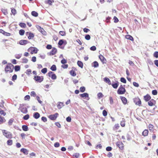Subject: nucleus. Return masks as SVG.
I'll return each mask as SVG.
<instances>
[{
	"label": "nucleus",
	"mask_w": 158,
	"mask_h": 158,
	"mask_svg": "<svg viewBox=\"0 0 158 158\" xmlns=\"http://www.w3.org/2000/svg\"><path fill=\"white\" fill-rule=\"evenodd\" d=\"M14 69V65L11 63H8L5 68L4 70L6 73H10L13 72Z\"/></svg>",
	"instance_id": "f257e3e1"
},
{
	"label": "nucleus",
	"mask_w": 158,
	"mask_h": 158,
	"mask_svg": "<svg viewBox=\"0 0 158 158\" xmlns=\"http://www.w3.org/2000/svg\"><path fill=\"white\" fill-rule=\"evenodd\" d=\"M2 131L3 135L6 138L8 139H11L12 138V134L10 132L7 131L5 130H2Z\"/></svg>",
	"instance_id": "f03ea898"
},
{
	"label": "nucleus",
	"mask_w": 158,
	"mask_h": 158,
	"mask_svg": "<svg viewBox=\"0 0 158 158\" xmlns=\"http://www.w3.org/2000/svg\"><path fill=\"white\" fill-rule=\"evenodd\" d=\"M126 92V89L122 85H121L117 90V93L118 94H123Z\"/></svg>",
	"instance_id": "7ed1b4c3"
},
{
	"label": "nucleus",
	"mask_w": 158,
	"mask_h": 158,
	"mask_svg": "<svg viewBox=\"0 0 158 158\" xmlns=\"http://www.w3.org/2000/svg\"><path fill=\"white\" fill-rule=\"evenodd\" d=\"M34 79L37 82L40 83L43 81L44 77L42 76H34Z\"/></svg>",
	"instance_id": "20e7f679"
},
{
	"label": "nucleus",
	"mask_w": 158,
	"mask_h": 158,
	"mask_svg": "<svg viewBox=\"0 0 158 158\" xmlns=\"http://www.w3.org/2000/svg\"><path fill=\"white\" fill-rule=\"evenodd\" d=\"M134 102L136 105L140 106L141 105V102L140 98L138 97L135 98L134 99Z\"/></svg>",
	"instance_id": "39448f33"
},
{
	"label": "nucleus",
	"mask_w": 158,
	"mask_h": 158,
	"mask_svg": "<svg viewBox=\"0 0 158 158\" xmlns=\"http://www.w3.org/2000/svg\"><path fill=\"white\" fill-rule=\"evenodd\" d=\"M19 109L20 111L24 114H26L28 112L27 108L23 104L20 105Z\"/></svg>",
	"instance_id": "423d86ee"
},
{
	"label": "nucleus",
	"mask_w": 158,
	"mask_h": 158,
	"mask_svg": "<svg viewBox=\"0 0 158 158\" xmlns=\"http://www.w3.org/2000/svg\"><path fill=\"white\" fill-rule=\"evenodd\" d=\"M116 145L121 150L124 149V144L121 141H118L116 143Z\"/></svg>",
	"instance_id": "0eeeda50"
},
{
	"label": "nucleus",
	"mask_w": 158,
	"mask_h": 158,
	"mask_svg": "<svg viewBox=\"0 0 158 158\" xmlns=\"http://www.w3.org/2000/svg\"><path fill=\"white\" fill-rule=\"evenodd\" d=\"M58 115L59 114L57 113H56L54 114L49 115L48 117L51 120H55L56 119Z\"/></svg>",
	"instance_id": "6e6552de"
},
{
	"label": "nucleus",
	"mask_w": 158,
	"mask_h": 158,
	"mask_svg": "<svg viewBox=\"0 0 158 158\" xmlns=\"http://www.w3.org/2000/svg\"><path fill=\"white\" fill-rule=\"evenodd\" d=\"M48 75L52 80H55L57 78V76L52 71H49L48 73Z\"/></svg>",
	"instance_id": "1a4fd4ad"
},
{
	"label": "nucleus",
	"mask_w": 158,
	"mask_h": 158,
	"mask_svg": "<svg viewBox=\"0 0 158 158\" xmlns=\"http://www.w3.org/2000/svg\"><path fill=\"white\" fill-rule=\"evenodd\" d=\"M26 35L28 36V38L29 40L33 39L35 36L34 34L31 32H27L26 33Z\"/></svg>",
	"instance_id": "9d476101"
},
{
	"label": "nucleus",
	"mask_w": 158,
	"mask_h": 158,
	"mask_svg": "<svg viewBox=\"0 0 158 158\" xmlns=\"http://www.w3.org/2000/svg\"><path fill=\"white\" fill-rule=\"evenodd\" d=\"M156 103V101L153 99H152L148 102V105L150 106H152L155 105Z\"/></svg>",
	"instance_id": "9b49d317"
},
{
	"label": "nucleus",
	"mask_w": 158,
	"mask_h": 158,
	"mask_svg": "<svg viewBox=\"0 0 158 158\" xmlns=\"http://www.w3.org/2000/svg\"><path fill=\"white\" fill-rule=\"evenodd\" d=\"M99 58L103 64H105L106 63V60L103 56L102 55H100L99 56Z\"/></svg>",
	"instance_id": "f8f14e48"
},
{
	"label": "nucleus",
	"mask_w": 158,
	"mask_h": 158,
	"mask_svg": "<svg viewBox=\"0 0 158 158\" xmlns=\"http://www.w3.org/2000/svg\"><path fill=\"white\" fill-rule=\"evenodd\" d=\"M57 51V50L56 48H52L51 51L48 53V55L49 56L53 55L55 54Z\"/></svg>",
	"instance_id": "ddd939ff"
},
{
	"label": "nucleus",
	"mask_w": 158,
	"mask_h": 158,
	"mask_svg": "<svg viewBox=\"0 0 158 158\" xmlns=\"http://www.w3.org/2000/svg\"><path fill=\"white\" fill-rule=\"evenodd\" d=\"M151 97L150 95L147 94L143 96V99L146 102H148L151 100Z\"/></svg>",
	"instance_id": "4468645a"
},
{
	"label": "nucleus",
	"mask_w": 158,
	"mask_h": 158,
	"mask_svg": "<svg viewBox=\"0 0 158 158\" xmlns=\"http://www.w3.org/2000/svg\"><path fill=\"white\" fill-rule=\"evenodd\" d=\"M38 29L42 34L44 35H45L46 34V32L40 26H38L37 27Z\"/></svg>",
	"instance_id": "2eb2a0df"
},
{
	"label": "nucleus",
	"mask_w": 158,
	"mask_h": 158,
	"mask_svg": "<svg viewBox=\"0 0 158 158\" xmlns=\"http://www.w3.org/2000/svg\"><path fill=\"white\" fill-rule=\"evenodd\" d=\"M29 43L30 42L28 40H20L19 42V44L21 45H25Z\"/></svg>",
	"instance_id": "dca6fc26"
},
{
	"label": "nucleus",
	"mask_w": 158,
	"mask_h": 158,
	"mask_svg": "<svg viewBox=\"0 0 158 158\" xmlns=\"http://www.w3.org/2000/svg\"><path fill=\"white\" fill-rule=\"evenodd\" d=\"M148 132H149V131H148V130L145 129L142 132V135L143 136H144V137L148 135Z\"/></svg>",
	"instance_id": "f3484780"
},
{
	"label": "nucleus",
	"mask_w": 158,
	"mask_h": 158,
	"mask_svg": "<svg viewBox=\"0 0 158 158\" xmlns=\"http://www.w3.org/2000/svg\"><path fill=\"white\" fill-rule=\"evenodd\" d=\"M64 106L63 103L61 102H59L58 103L57 106L58 109H60Z\"/></svg>",
	"instance_id": "a211bd4d"
},
{
	"label": "nucleus",
	"mask_w": 158,
	"mask_h": 158,
	"mask_svg": "<svg viewBox=\"0 0 158 158\" xmlns=\"http://www.w3.org/2000/svg\"><path fill=\"white\" fill-rule=\"evenodd\" d=\"M120 98L124 104H126L127 102V100L126 98L124 97H121Z\"/></svg>",
	"instance_id": "6ab92c4d"
},
{
	"label": "nucleus",
	"mask_w": 158,
	"mask_h": 158,
	"mask_svg": "<svg viewBox=\"0 0 158 158\" xmlns=\"http://www.w3.org/2000/svg\"><path fill=\"white\" fill-rule=\"evenodd\" d=\"M111 85L113 88L114 89H117L119 83L118 81H117L116 83H113Z\"/></svg>",
	"instance_id": "aec40b11"
},
{
	"label": "nucleus",
	"mask_w": 158,
	"mask_h": 158,
	"mask_svg": "<svg viewBox=\"0 0 158 158\" xmlns=\"http://www.w3.org/2000/svg\"><path fill=\"white\" fill-rule=\"evenodd\" d=\"M104 81L108 83L109 85L111 84V82L109 78L107 77H105L104 78Z\"/></svg>",
	"instance_id": "412c9836"
},
{
	"label": "nucleus",
	"mask_w": 158,
	"mask_h": 158,
	"mask_svg": "<svg viewBox=\"0 0 158 158\" xmlns=\"http://www.w3.org/2000/svg\"><path fill=\"white\" fill-rule=\"evenodd\" d=\"M33 116L35 119H38L40 117V114L38 112H35L33 114Z\"/></svg>",
	"instance_id": "4be33fe9"
},
{
	"label": "nucleus",
	"mask_w": 158,
	"mask_h": 158,
	"mask_svg": "<svg viewBox=\"0 0 158 158\" xmlns=\"http://www.w3.org/2000/svg\"><path fill=\"white\" fill-rule=\"evenodd\" d=\"M120 127V126L118 124H116L115 125L114 127H113V130L116 131L118 130Z\"/></svg>",
	"instance_id": "5701e85b"
},
{
	"label": "nucleus",
	"mask_w": 158,
	"mask_h": 158,
	"mask_svg": "<svg viewBox=\"0 0 158 158\" xmlns=\"http://www.w3.org/2000/svg\"><path fill=\"white\" fill-rule=\"evenodd\" d=\"M126 39L132 41H134V39L133 37L130 35H126L125 36Z\"/></svg>",
	"instance_id": "b1692460"
},
{
	"label": "nucleus",
	"mask_w": 158,
	"mask_h": 158,
	"mask_svg": "<svg viewBox=\"0 0 158 158\" xmlns=\"http://www.w3.org/2000/svg\"><path fill=\"white\" fill-rule=\"evenodd\" d=\"M20 151L25 154L27 155L28 154V151L26 149L22 148L21 149Z\"/></svg>",
	"instance_id": "393cba45"
},
{
	"label": "nucleus",
	"mask_w": 158,
	"mask_h": 158,
	"mask_svg": "<svg viewBox=\"0 0 158 158\" xmlns=\"http://www.w3.org/2000/svg\"><path fill=\"white\" fill-rule=\"evenodd\" d=\"M54 2V0H47L45 1V3L50 5H52V3Z\"/></svg>",
	"instance_id": "a878e982"
},
{
	"label": "nucleus",
	"mask_w": 158,
	"mask_h": 158,
	"mask_svg": "<svg viewBox=\"0 0 158 158\" xmlns=\"http://www.w3.org/2000/svg\"><path fill=\"white\" fill-rule=\"evenodd\" d=\"M80 96L83 98H88L89 97V95L87 93H84L83 94H82L80 95Z\"/></svg>",
	"instance_id": "bb28decb"
},
{
	"label": "nucleus",
	"mask_w": 158,
	"mask_h": 158,
	"mask_svg": "<svg viewBox=\"0 0 158 158\" xmlns=\"http://www.w3.org/2000/svg\"><path fill=\"white\" fill-rule=\"evenodd\" d=\"M154 126L151 124H150L148 125V128L150 131H153L154 129Z\"/></svg>",
	"instance_id": "cd10ccee"
},
{
	"label": "nucleus",
	"mask_w": 158,
	"mask_h": 158,
	"mask_svg": "<svg viewBox=\"0 0 158 158\" xmlns=\"http://www.w3.org/2000/svg\"><path fill=\"white\" fill-rule=\"evenodd\" d=\"M70 75L73 77H75L76 75V73L75 71L73 70H71L70 71Z\"/></svg>",
	"instance_id": "c85d7f7f"
},
{
	"label": "nucleus",
	"mask_w": 158,
	"mask_h": 158,
	"mask_svg": "<svg viewBox=\"0 0 158 158\" xmlns=\"http://www.w3.org/2000/svg\"><path fill=\"white\" fill-rule=\"evenodd\" d=\"M22 128L23 130L24 131H27L28 130V128L27 126L25 125H23L22 127Z\"/></svg>",
	"instance_id": "c756f323"
},
{
	"label": "nucleus",
	"mask_w": 158,
	"mask_h": 158,
	"mask_svg": "<svg viewBox=\"0 0 158 158\" xmlns=\"http://www.w3.org/2000/svg\"><path fill=\"white\" fill-rule=\"evenodd\" d=\"M77 64L81 68H83V64L81 61L79 60L78 61Z\"/></svg>",
	"instance_id": "7c9ffc66"
},
{
	"label": "nucleus",
	"mask_w": 158,
	"mask_h": 158,
	"mask_svg": "<svg viewBox=\"0 0 158 158\" xmlns=\"http://www.w3.org/2000/svg\"><path fill=\"white\" fill-rule=\"evenodd\" d=\"M93 66L94 68L98 67L99 66L98 63L96 61L94 62H93Z\"/></svg>",
	"instance_id": "2f4dec72"
},
{
	"label": "nucleus",
	"mask_w": 158,
	"mask_h": 158,
	"mask_svg": "<svg viewBox=\"0 0 158 158\" xmlns=\"http://www.w3.org/2000/svg\"><path fill=\"white\" fill-rule=\"evenodd\" d=\"M20 66L19 65H16L15 67V72H17L20 70Z\"/></svg>",
	"instance_id": "473e14b6"
},
{
	"label": "nucleus",
	"mask_w": 158,
	"mask_h": 158,
	"mask_svg": "<svg viewBox=\"0 0 158 158\" xmlns=\"http://www.w3.org/2000/svg\"><path fill=\"white\" fill-rule=\"evenodd\" d=\"M50 69L53 71H55L56 70V65L53 64L51 67Z\"/></svg>",
	"instance_id": "72a5a7b5"
},
{
	"label": "nucleus",
	"mask_w": 158,
	"mask_h": 158,
	"mask_svg": "<svg viewBox=\"0 0 158 158\" xmlns=\"http://www.w3.org/2000/svg\"><path fill=\"white\" fill-rule=\"evenodd\" d=\"M32 15L35 17H37L38 16V13L35 11H32L31 13Z\"/></svg>",
	"instance_id": "f704fd0d"
},
{
	"label": "nucleus",
	"mask_w": 158,
	"mask_h": 158,
	"mask_svg": "<svg viewBox=\"0 0 158 158\" xmlns=\"http://www.w3.org/2000/svg\"><path fill=\"white\" fill-rule=\"evenodd\" d=\"M7 143L8 145L11 146L13 144V141L11 139H9L7 140Z\"/></svg>",
	"instance_id": "c9c22d12"
},
{
	"label": "nucleus",
	"mask_w": 158,
	"mask_h": 158,
	"mask_svg": "<svg viewBox=\"0 0 158 158\" xmlns=\"http://www.w3.org/2000/svg\"><path fill=\"white\" fill-rule=\"evenodd\" d=\"M38 50L37 48H33V49L31 51V53L32 54L33 53H36L37 52Z\"/></svg>",
	"instance_id": "e433bc0d"
},
{
	"label": "nucleus",
	"mask_w": 158,
	"mask_h": 158,
	"mask_svg": "<svg viewBox=\"0 0 158 158\" xmlns=\"http://www.w3.org/2000/svg\"><path fill=\"white\" fill-rule=\"evenodd\" d=\"M98 97L99 98H100L103 97V95L102 93L100 92L97 94Z\"/></svg>",
	"instance_id": "4c0bfd02"
},
{
	"label": "nucleus",
	"mask_w": 158,
	"mask_h": 158,
	"mask_svg": "<svg viewBox=\"0 0 158 158\" xmlns=\"http://www.w3.org/2000/svg\"><path fill=\"white\" fill-rule=\"evenodd\" d=\"M59 34L62 36H64L65 35L66 33L65 31H60L59 32Z\"/></svg>",
	"instance_id": "58836bf2"
},
{
	"label": "nucleus",
	"mask_w": 158,
	"mask_h": 158,
	"mask_svg": "<svg viewBox=\"0 0 158 158\" xmlns=\"http://www.w3.org/2000/svg\"><path fill=\"white\" fill-rule=\"evenodd\" d=\"M29 118V115L28 114H27L25 115L23 118V119L25 120H27Z\"/></svg>",
	"instance_id": "ea45409f"
},
{
	"label": "nucleus",
	"mask_w": 158,
	"mask_h": 158,
	"mask_svg": "<svg viewBox=\"0 0 158 158\" xmlns=\"http://www.w3.org/2000/svg\"><path fill=\"white\" fill-rule=\"evenodd\" d=\"M20 27L22 28H25L26 27V24L24 23H21L19 24Z\"/></svg>",
	"instance_id": "a19ab883"
},
{
	"label": "nucleus",
	"mask_w": 158,
	"mask_h": 158,
	"mask_svg": "<svg viewBox=\"0 0 158 158\" xmlns=\"http://www.w3.org/2000/svg\"><path fill=\"white\" fill-rule=\"evenodd\" d=\"M19 34L21 35H23L25 33V31L23 30H20L19 31Z\"/></svg>",
	"instance_id": "79ce46f5"
},
{
	"label": "nucleus",
	"mask_w": 158,
	"mask_h": 158,
	"mask_svg": "<svg viewBox=\"0 0 158 158\" xmlns=\"http://www.w3.org/2000/svg\"><path fill=\"white\" fill-rule=\"evenodd\" d=\"M47 71V68H44L42 69L41 72L42 73L44 74L46 73Z\"/></svg>",
	"instance_id": "37998d69"
},
{
	"label": "nucleus",
	"mask_w": 158,
	"mask_h": 158,
	"mask_svg": "<svg viewBox=\"0 0 158 158\" xmlns=\"http://www.w3.org/2000/svg\"><path fill=\"white\" fill-rule=\"evenodd\" d=\"M80 90L81 92H83L85 91V89L84 86L81 87L80 88Z\"/></svg>",
	"instance_id": "c03bdc74"
},
{
	"label": "nucleus",
	"mask_w": 158,
	"mask_h": 158,
	"mask_svg": "<svg viewBox=\"0 0 158 158\" xmlns=\"http://www.w3.org/2000/svg\"><path fill=\"white\" fill-rule=\"evenodd\" d=\"M120 81L121 82L124 83H126V80L125 79L124 77H121L120 79Z\"/></svg>",
	"instance_id": "a18cd8bd"
},
{
	"label": "nucleus",
	"mask_w": 158,
	"mask_h": 158,
	"mask_svg": "<svg viewBox=\"0 0 158 158\" xmlns=\"http://www.w3.org/2000/svg\"><path fill=\"white\" fill-rule=\"evenodd\" d=\"M17 78V76L16 74H15L12 77V80L13 81H15L16 80Z\"/></svg>",
	"instance_id": "49530a36"
},
{
	"label": "nucleus",
	"mask_w": 158,
	"mask_h": 158,
	"mask_svg": "<svg viewBox=\"0 0 158 158\" xmlns=\"http://www.w3.org/2000/svg\"><path fill=\"white\" fill-rule=\"evenodd\" d=\"M11 12L13 15H15L16 13V10L14 8L11 9Z\"/></svg>",
	"instance_id": "de8ad7c7"
},
{
	"label": "nucleus",
	"mask_w": 158,
	"mask_h": 158,
	"mask_svg": "<svg viewBox=\"0 0 158 158\" xmlns=\"http://www.w3.org/2000/svg\"><path fill=\"white\" fill-rule=\"evenodd\" d=\"M26 74L28 75H29L31 74V70L30 69H28L26 71Z\"/></svg>",
	"instance_id": "09e8293b"
},
{
	"label": "nucleus",
	"mask_w": 158,
	"mask_h": 158,
	"mask_svg": "<svg viewBox=\"0 0 158 158\" xmlns=\"http://www.w3.org/2000/svg\"><path fill=\"white\" fill-rule=\"evenodd\" d=\"M90 36L89 35H87L85 36V39L87 40H89L90 39Z\"/></svg>",
	"instance_id": "8fccbe9b"
},
{
	"label": "nucleus",
	"mask_w": 158,
	"mask_h": 158,
	"mask_svg": "<svg viewBox=\"0 0 158 158\" xmlns=\"http://www.w3.org/2000/svg\"><path fill=\"white\" fill-rule=\"evenodd\" d=\"M113 19L114 22L115 23H117L119 21L118 19L115 16L114 17Z\"/></svg>",
	"instance_id": "3c124183"
},
{
	"label": "nucleus",
	"mask_w": 158,
	"mask_h": 158,
	"mask_svg": "<svg viewBox=\"0 0 158 158\" xmlns=\"http://www.w3.org/2000/svg\"><path fill=\"white\" fill-rule=\"evenodd\" d=\"M22 63H26L28 61V60L26 58H23L22 59Z\"/></svg>",
	"instance_id": "603ef678"
},
{
	"label": "nucleus",
	"mask_w": 158,
	"mask_h": 158,
	"mask_svg": "<svg viewBox=\"0 0 158 158\" xmlns=\"http://www.w3.org/2000/svg\"><path fill=\"white\" fill-rule=\"evenodd\" d=\"M153 56L156 58H158V52L156 51L154 52L153 54Z\"/></svg>",
	"instance_id": "864d4df0"
},
{
	"label": "nucleus",
	"mask_w": 158,
	"mask_h": 158,
	"mask_svg": "<svg viewBox=\"0 0 158 158\" xmlns=\"http://www.w3.org/2000/svg\"><path fill=\"white\" fill-rule=\"evenodd\" d=\"M152 93L153 95H156L157 94V91L156 90H154L152 91Z\"/></svg>",
	"instance_id": "5fc2aeb1"
},
{
	"label": "nucleus",
	"mask_w": 158,
	"mask_h": 158,
	"mask_svg": "<svg viewBox=\"0 0 158 158\" xmlns=\"http://www.w3.org/2000/svg\"><path fill=\"white\" fill-rule=\"evenodd\" d=\"M14 120L13 119H10L9 120L8 123L9 125H11L13 122Z\"/></svg>",
	"instance_id": "6e6d98bb"
},
{
	"label": "nucleus",
	"mask_w": 158,
	"mask_h": 158,
	"mask_svg": "<svg viewBox=\"0 0 158 158\" xmlns=\"http://www.w3.org/2000/svg\"><path fill=\"white\" fill-rule=\"evenodd\" d=\"M64 41L63 40H60L58 42V44L60 46H61L63 44Z\"/></svg>",
	"instance_id": "4d7b16f0"
},
{
	"label": "nucleus",
	"mask_w": 158,
	"mask_h": 158,
	"mask_svg": "<svg viewBox=\"0 0 158 158\" xmlns=\"http://www.w3.org/2000/svg\"><path fill=\"white\" fill-rule=\"evenodd\" d=\"M68 64H64L62 65L61 66L62 67L63 69H67L68 67Z\"/></svg>",
	"instance_id": "13d9d810"
},
{
	"label": "nucleus",
	"mask_w": 158,
	"mask_h": 158,
	"mask_svg": "<svg viewBox=\"0 0 158 158\" xmlns=\"http://www.w3.org/2000/svg\"><path fill=\"white\" fill-rule=\"evenodd\" d=\"M3 35L6 36H10V33L6 32L5 31Z\"/></svg>",
	"instance_id": "bf43d9fd"
},
{
	"label": "nucleus",
	"mask_w": 158,
	"mask_h": 158,
	"mask_svg": "<svg viewBox=\"0 0 158 158\" xmlns=\"http://www.w3.org/2000/svg\"><path fill=\"white\" fill-rule=\"evenodd\" d=\"M102 114L104 116H106L107 115V111L105 110H103L102 112Z\"/></svg>",
	"instance_id": "052dcab7"
},
{
	"label": "nucleus",
	"mask_w": 158,
	"mask_h": 158,
	"mask_svg": "<svg viewBox=\"0 0 158 158\" xmlns=\"http://www.w3.org/2000/svg\"><path fill=\"white\" fill-rule=\"evenodd\" d=\"M36 94L35 93L34 91H32L31 93V96H33L35 97L36 96Z\"/></svg>",
	"instance_id": "680f3d73"
},
{
	"label": "nucleus",
	"mask_w": 158,
	"mask_h": 158,
	"mask_svg": "<svg viewBox=\"0 0 158 158\" xmlns=\"http://www.w3.org/2000/svg\"><path fill=\"white\" fill-rule=\"evenodd\" d=\"M66 120L68 122H70L71 121V118L69 116L66 118Z\"/></svg>",
	"instance_id": "e2e57ef3"
},
{
	"label": "nucleus",
	"mask_w": 158,
	"mask_h": 158,
	"mask_svg": "<svg viewBox=\"0 0 158 158\" xmlns=\"http://www.w3.org/2000/svg\"><path fill=\"white\" fill-rule=\"evenodd\" d=\"M90 50H91L92 51H95L96 50V48L95 46H93L91 47H90Z\"/></svg>",
	"instance_id": "0e129e2a"
},
{
	"label": "nucleus",
	"mask_w": 158,
	"mask_h": 158,
	"mask_svg": "<svg viewBox=\"0 0 158 158\" xmlns=\"http://www.w3.org/2000/svg\"><path fill=\"white\" fill-rule=\"evenodd\" d=\"M60 145V143L58 142H56L55 143L54 146L55 147L57 148L59 147Z\"/></svg>",
	"instance_id": "69168bd1"
},
{
	"label": "nucleus",
	"mask_w": 158,
	"mask_h": 158,
	"mask_svg": "<svg viewBox=\"0 0 158 158\" xmlns=\"http://www.w3.org/2000/svg\"><path fill=\"white\" fill-rule=\"evenodd\" d=\"M133 85L136 87H138L139 84L135 82H133Z\"/></svg>",
	"instance_id": "338daca9"
},
{
	"label": "nucleus",
	"mask_w": 158,
	"mask_h": 158,
	"mask_svg": "<svg viewBox=\"0 0 158 158\" xmlns=\"http://www.w3.org/2000/svg\"><path fill=\"white\" fill-rule=\"evenodd\" d=\"M67 61L66 60L64 59H63L61 61V62L62 64H65L67 63Z\"/></svg>",
	"instance_id": "774afa93"
}]
</instances>
